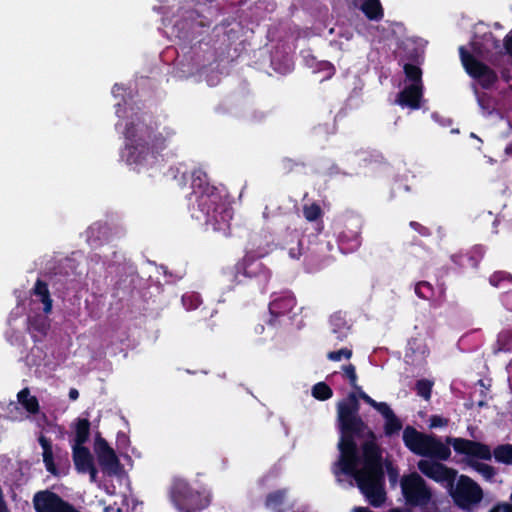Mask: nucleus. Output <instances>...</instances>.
Wrapping results in <instances>:
<instances>
[{
    "instance_id": "f257e3e1",
    "label": "nucleus",
    "mask_w": 512,
    "mask_h": 512,
    "mask_svg": "<svg viewBox=\"0 0 512 512\" xmlns=\"http://www.w3.org/2000/svg\"><path fill=\"white\" fill-rule=\"evenodd\" d=\"M338 419L343 430L339 443L340 459L335 467V474H351L358 487L372 505L379 506L384 502L382 488V468L379 461L378 448L373 442H367L363 448L364 458L356 456L355 443L345 432L357 430L362 422L352 414L345 403L338 404Z\"/></svg>"
},
{
    "instance_id": "f03ea898",
    "label": "nucleus",
    "mask_w": 512,
    "mask_h": 512,
    "mask_svg": "<svg viewBox=\"0 0 512 512\" xmlns=\"http://www.w3.org/2000/svg\"><path fill=\"white\" fill-rule=\"evenodd\" d=\"M405 445L415 454L421 456H433L441 460L450 457V450L434 437L422 434L412 427H406L403 432Z\"/></svg>"
},
{
    "instance_id": "7ed1b4c3",
    "label": "nucleus",
    "mask_w": 512,
    "mask_h": 512,
    "mask_svg": "<svg viewBox=\"0 0 512 512\" xmlns=\"http://www.w3.org/2000/svg\"><path fill=\"white\" fill-rule=\"evenodd\" d=\"M451 487V496L455 503L463 508L469 509L482 499V490L476 482L465 475H461L455 487Z\"/></svg>"
},
{
    "instance_id": "20e7f679",
    "label": "nucleus",
    "mask_w": 512,
    "mask_h": 512,
    "mask_svg": "<svg viewBox=\"0 0 512 512\" xmlns=\"http://www.w3.org/2000/svg\"><path fill=\"white\" fill-rule=\"evenodd\" d=\"M401 488L407 502L422 505L426 504L431 498V493L424 480L417 473L403 477Z\"/></svg>"
},
{
    "instance_id": "39448f33",
    "label": "nucleus",
    "mask_w": 512,
    "mask_h": 512,
    "mask_svg": "<svg viewBox=\"0 0 512 512\" xmlns=\"http://www.w3.org/2000/svg\"><path fill=\"white\" fill-rule=\"evenodd\" d=\"M447 443L452 445L456 453L466 457L468 465L470 460H490L492 457L490 448L479 442L463 438H447Z\"/></svg>"
},
{
    "instance_id": "423d86ee",
    "label": "nucleus",
    "mask_w": 512,
    "mask_h": 512,
    "mask_svg": "<svg viewBox=\"0 0 512 512\" xmlns=\"http://www.w3.org/2000/svg\"><path fill=\"white\" fill-rule=\"evenodd\" d=\"M405 73L407 78L413 81V83L399 95L398 103L402 106L416 109L419 107L421 98L420 77L422 73L419 66H405Z\"/></svg>"
},
{
    "instance_id": "0eeeda50",
    "label": "nucleus",
    "mask_w": 512,
    "mask_h": 512,
    "mask_svg": "<svg viewBox=\"0 0 512 512\" xmlns=\"http://www.w3.org/2000/svg\"><path fill=\"white\" fill-rule=\"evenodd\" d=\"M427 42L421 38H406L398 47L399 64H422Z\"/></svg>"
},
{
    "instance_id": "6e6552de",
    "label": "nucleus",
    "mask_w": 512,
    "mask_h": 512,
    "mask_svg": "<svg viewBox=\"0 0 512 512\" xmlns=\"http://www.w3.org/2000/svg\"><path fill=\"white\" fill-rule=\"evenodd\" d=\"M418 468L427 477L436 482L446 483L449 486H452L457 475L456 470L430 460H420Z\"/></svg>"
},
{
    "instance_id": "1a4fd4ad",
    "label": "nucleus",
    "mask_w": 512,
    "mask_h": 512,
    "mask_svg": "<svg viewBox=\"0 0 512 512\" xmlns=\"http://www.w3.org/2000/svg\"><path fill=\"white\" fill-rule=\"evenodd\" d=\"M94 451L104 469L110 472L116 471L118 466V458L114 450L99 434L95 437Z\"/></svg>"
},
{
    "instance_id": "9d476101",
    "label": "nucleus",
    "mask_w": 512,
    "mask_h": 512,
    "mask_svg": "<svg viewBox=\"0 0 512 512\" xmlns=\"http://www.w3.org/2000/svg\"><path fill=\"white\" fill-rule=\"evenodd\" d=\"M73 461L79 472H89L92 482L96 481L97 470L90 451L84 446L73 447Z\"/></svg>"
},
{
    "instance_id": "9b49d317",
    "label": "nucleus",
    "mask_w": 512,
    "mask_h": 512,
    "mask_svg": "<svg viewBox=\"0 0 512 512\" xmlns=\"http://www.w3.org/2000/svg\"><path fill=\"white\" fill-rule=\"evenodd\" d=\"M459 55L461 64H485L484 60L487 59L483 44L478 41H472L470 49L460 46Z\"/></svg>"
},
{
    "instance_id": "f8f14e48",
    "label": "nucleus",
    "mask_w": 512,
    "mask_h": 512,
    "mask_svg": "<svg viewBox=\"0 0 512 512\" xmlns=\"http://www.w3.org/2000/svg\"><path fill=\"white\" fill-rule=\"evenodd\" d=\"M354 6L360 9L370 21H380L384 17L380 0H355Z\"/></svg>"
},
{
    "instance_id": "ddd939ff",
    "label": "nucleus",
    "mask_w": 512,
    "mask_h": 512,
    "mask_svg": "<svg viewBox=\"0 0 512 512\" xmlns=\"http://www.w3.org/2000/svg\"><path fill=\"white\" fill-rule=\"evenodd\" d=\"M484 37L487 41L490 40L492 42V46L497 54L506 56L508 59L512 60V30L504 36L502 44H500V40L497 39L492 32H488Z\"/></svg>"
},
{
    "instance_id": "4468645a",
    "label": "nucleus",
    "mask_w": 512,
    "mask_h": 512,
    "mask_svg": "<svg viewBox=\"0 0 512 512\" xmlns=\"http://www.w3.org/2000/svg\"><path fill=\"white\" fill-rule=\"evenodd\" d=\"M466 72L480 81L483 86L494 82L496 76L489 66H465Z\"/></svg>"
},
{
    "instance_id": "2eb2a0df",
    "label": "nucleus",
    "mask_w": 512,
    "mask_h": 512,
    "mask_svg": "<svg viewBox=\"0 0 512 512\" xmlns=\"http://www.w3.org/2000/svg\"><path fill=\"white\" fill-rule=\"evenodd\" d=\"M90 423L87 419H78L75 424V439L73 447H81L88 440Z\"/></svg>"
},
{
    "instance_id": "dca6fc26",
    "label": "nucleus",
    "mask_w": 512,
    "mask_h": 512,
    "mask_svg": "<svg viewBox=\"0 0 512 512\" xmlns=\"http://www.w3.org/2000/svg\"><path fill=\"white\" fill-rule=\"evenodd\" d=\"M34 294L37 295L44 305V312L50 313L52 310V299L47 287V284L38 280L34 287Z\"/></svg>"
},
{
    "instance_id": "f3484780",
    "label": "nucleus",
    "mask_w": 512,
    "mask_h": 512,
    "mask_svg": "<svg viewBox=\"0 0 512 512\" xmlns=\"http://www.w3.org/2000/svg\"><path fill=\"white\" fill-rule=\"evenodd\" d=\"M18 401L23 405V407L30 413H36L38 411L39 405L36 397L30 395L28 389L21 390L17 395Z\"/></svg>"
},
{
    "instance_id": "a211bd4d",
    "label": "nucleus",
    "mask_w": 512,
    "mask_h": 512,
    "mask_svg": "<svg viewBox=\"0 0 512 512\" xmlns=\"http://www.w3.org/2000/svg\"><path fill=\"white\" fill-rule=\"evenodd\" d=\"M40 444H41L42 449H43V461L45 463V466H46V468H47V470L49 472L55 474L56 473V467H55L54 462H53L52 446L49 443V441L47 439H45L44 437L40 438Z\"/></svg>"
},
{
    "instance_id": "6ab92c4d",
    "label": "nucleus",
    "mask_w": 512,
    "mask_h": 512,
    "mask_svg": "<svg viewBox=\"0 0 512 512\" xmlns=\"http://www.w3.org/2000/svg\"><path fill=\"white\" fill-rule=\"evenodd\" d=\"M495 459L505 464H512V445L504 444L496 447L492 454Z\"/></svg>"
},
{
    "instance_id": "aec40b11",
    "label": "nucleus",
    "mask_w": 512,
    "mask_h": 512,
    "mask_svg": "<svg viewBox=\"0 0 512 512\" xmlns=\"http://www.w3.org/2000/svg\"><path fill=\"white\" fill-rule=\"evenodd\" d=\"M469 466H471L478 473H480L486 480H491L495 476V470L492 466L485 463H481L478 460H470Z\"/></svg>"
},
{
    "instance_id": "412c9836",
    "label": "nucleus",
    "mask_w": 512,
    "mask_h": 512,
    "mask_svg": "<svg viewBox=\"0 0 512 512\" xmlns=\"http://www.w3.org/2000/svg\"><path fill=\"white\" fill-rule=\"evenodd\" d=\"M360 397L366 402L368 403L369 405H371L372 407H374L377 411H379L384 417H387V416H390V414H392L393 412L391 411V409L389 408V406L384 403V402H376L375 400H373L370 396H368L366 393L364 392H360Z\"/></svg>"
},
{
    "instance_id": "4be33fe9",
    "label": "nucleus",
    "mask_w": 512,
    "mask_h": 512,
    "mask_svg": "<svg viewBox=\"0 0 512 512\" xmlns=\"http://www.w3.org/2000/svg\"><path fill=\"white\" fill-rule=\"evenodd\" d=\"M312 394L316 399L326 400L332 396V390L325 383H317L313 389Z\"/></svg>"
},
{
    "instance_id": "5701e85b",
    "label": "nucleus",
    "mask_w": 512,
    "mask_h": 512,
    "mask_svg": "<svg viewBox=\"0 0 512 512\" xmlns=\"http://www.w3.org/2000/svg\"><path fill=\"white\" fill-rule=\"evenodd\" d=\"M385 419H386L385 432L387 435H392L401 429V423L394 416L393 413L390 414V416L385 417Z\"/></svg>"
},
{
    "instance_id": "b1692460",
    "label": "nucleus",
    "mask_w": 512,
    "mask_h": 512,
    "mask_svg": "<svg viewBox=\"0 0 512 512\" xmlns=\"http://www.w3.org/2000/svg\"><path fill=\"white\" fill-rule=\"evenodd\" d=\"M431 387H432V384L429 381H425V380L419 381L417 383L418 394L420 396L424 397L425 399H429L430 394H431Z\"/></svg>"
},
{
    "instance_id": "393cba45",
    "label": "nucleus",
    "mask_w": 512,
    "mask_h": 512,
    "mask_svg": "<svg viewBox=\"0 0 512 512\" xmlns=\"http://www.w3.org/2000/svg\"><path fill=\"white\" fill-rule=\"evenodd\" d=\"M321 214V210L317 205H310L304 208V216L308 221L316 220Z\"/></svg>"
},
{
    "instance_id": "a878e982",
    "label": "nucleus",
    "mask_w": 512,
    "mask_h": 512,
    "mask_svg": "<svg viewBox=\"0 0 512 512\" xmlns=\"http://www.w3.org/2000/svg\"><path fill=\"white\" fill-rule=\"evenodd\" d=\"M352 355V352L348 349H341L337 352H330L328 354V358L332 361H340L342 358L349 359Z\"/></svg>"
},
{
    "instance_id": "bb28decb",
    "label": "nucleus",
    "mask_w": 512,
    "mask_h": 512,
    "mask_svg": "<svg viewBox=\"0 0 512 512\" xmlns=\"http://www.w3.org/2000/svg\"><path fill=\"white\" fill-rule=\"evenodd\" d=\"M448 423L447 419L441 417V416H438V415H434L430 418V428H439V427H444L446 426Z\"/></svg>"
},
{
    "instance_id": "cd10ccee",
    "label": "nucleus",
    "mask_w": 512,
    "mask_h": 512,
    "mask_svg": "<svg viewBox=\"0 0 512 512\" xmlns=\"http://www.w3.org/2000/svg\"><path fill=\"white\" fill-rule=\"evenodd\" d=\"M343 370H344L345 375L349 378L351 385L356 387L357 376L355 373L354 366H352V365L345 366Z\"/></svg>"
},
{
    "instance_id": "c85d7f7f",
    "label": "nucleus",
    "mask_w": 512,
    "mask_h": 512,
    "mask_svg": "<svg viewBox=\"0 0 512 512\" xmlns=\"http://www.w3.org/2000/svg\"><path fill=\"white\" fill-rule=\"evenodd\" d=\"M282 497L281 494H274V495H271L268 499V505L271 507V508H276V502L278 499H280Z\"/></svg>"
},
{
    "instance_id": "c756f323",
    "label": "nucleus",
    "mask_w": 512,
    "mask_h": 512,
    "mask_svg": "<svg viewBox=\"0 0 512 512\" xmlns=\"http://www.w3.org/2000/svg\"><path fill=\"white\" fill-rule=\"evenodd\" d=\"M79 397V392L77 389H70L69 391V398L71 400H76Z\"/></svg>"
},
{
    "instance_id": "7c9ffc66",
    "label": "nucleus",
    "mask_w": 512,
    "mask_h": 512,
    "mask_svg": "<svg viewBox=\"0 0 512 512\" xmlns=\"http://www.w3.org/2000/svg\"><path fill=\"white\" fill-rule=\"evenodd\" d=\"M389 476H390L391 481L393 483H395L396 479H397V476H398V473L394 469H389Z\"/></svg>"
},
{
    "instance_id": "2f4dec72",
    "label": "nucleus",
    "mask_w": 512,
    "mask_h": 512,
    "mask_svg": "<svg viewBox=\"0 0 512 512\" xmlns=\"http://www.w3.org/2000/svg\"><path fill=\"white\" fill-rule=\"evenodd\" d=\"M104 512H120L119 507L109 506L105 508Z\"/></svg>"
},
{
    "instance_id": "473e14b6",
    "label": "nucleus",
    "mask_w": 512,
    "mask_h": 512,
    "mask_svg": "<svg viewBox=\"0 0 512 512\" xmlns=\"http://www.w3.org/2000/svg\"><path fill=\"white\" fill-rule=\"evenodd\" d=\"M0 512H8L5 503H0Z\"/></svg>"
},
{
    "instance_id": "72a5a7b5",
    "label": "nucleus",
    "mask_w": 512,
    "mask_h": 512,
    "mask_svg": "<svg viewBox=\"0 0 512 512\" xmlns=\"http://www.w3.org/2000/svg\"><path fill=\"white\" fill-rule=\"evenodd\" d=\"M353 512H371L370 510L366 508H355Z\"/></svg>"
},
{
    "instance_id": "f704fd0d",
    "label": "nucleus",
    "mask_w": 512,
    "mask_h": 512,
    "mask_svg": "<svg viewBox=\"0 0 512 512\" xmlns=\"http://www.w3.org/2000/svg\"><path fill=\"white\" fill-rule=\"evenodd\" d=\"M318 64H327V65H330L331 63H330V62H328V61H321V62H319Z\"/></svg>"
},
{
    "instance_id": "c9c22d12",
    "label": "nucleus",
    "mask_w": 512,
    "mask_h": 512,
    "mask_svg": "<svg viewBox=\"0 0 512 512\" xmlns=\"http://www.w3.org/2000/svg\"><path fill=\"white\" fill-rule=\"evenodd\" d=\"M390 512H408V511H401V510H399V509H393V510H391Z\"/></svg>"
},
{
    "instance_id": "e433bc0d",
    "label": "nucleus",
    "mask_w": 512,
    "mask_h": 512,
    "mask_svg": "<svg viewBox=\"0 0 512 512\" xmlns=\"http://www.w3.org/2000/svg\"><path fill=\"white\" fill-rule=\"evenodd\" d=\"M185 23H186V22H178V23L176 24V27H179L180 25H184Z\"/></svg>"
},
{
    "instance_id": "4c0bfd02",
    "label": "nucleus",
    "mask_w": 512,
    "mask_h": 512,
    "mask_svg": "<svg viewBox=\"0 0 512 512\" xmlns=\"http://www.w3.org/2000/svg\"><path fill=\"white\" fill-rule=\"evenodd\" d=\"M422 348H425L423 345H420ZM422 353H425V349L422 350Z\"/></svg>"
},
{
    "instance_id": "58836bf2",
    "label": "nucleus",
    "mask_w": 512,
    "mask_h": 512,
    "mask_svg": "<svg viewBox=\"0 0 512 512\" xmlns=\"http://www.w3.org/2000/svg\"><path fill=\"white\" fill-rule=\"evenodd\" d=\"M350 398H351V400L355 399L354 395H350Z\"/></svg>"
}]
</instances>
